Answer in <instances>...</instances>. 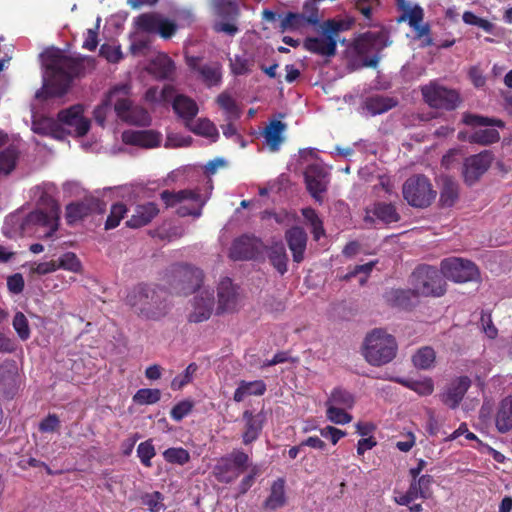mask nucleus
<instances>
[{"mask_svg":"<svg viewBox=\"0 0 512 512\" xmlns=\"http://www.w3.org/2000/svg\"><path fill=\"white\" fill-rule=\"evenodd\" d=\"M27 215L24 216L22 213H15L9 215L3 225V233L9 237L14 238L16 236L27 235Z\"/></svg>","mask_w":512,"mask_h":512,"instance_id":"obj_36","label":"nucleus"},{"mask_svg":"<svg viewBox=\"0 0 512 512\" xmlns=\"http://www.w3.org/2000/svg\"><path fill=\"white\" fill-rule=\"evenodd\" d=\"M262 247L259 239L251 236H241L236 239L230 249L233 260H249L255 258Z\"/></svg>","mask_w":512,"mask_h":512,"instance_id":"obj_24","label":"nucleus"},{"mask_svg":"<svg viewBox=\"0 0 512 512\" xmlns=\"http://www.w3.org/2000/svg\"><path fill=\"white\" fill-rule=\"evenodd\" d=\"M171 103L175 113L184 119L187 125L188 122L191 121L198 113V106L196 102L183 94H177L175 92V96Z\"/></svg>","mask_w":512,"mask_h":512,"instance_id":"obj_30","label":"nucleus"},{"mask_svg":"<svg viewBox=\"0 0 512 512\" xmlns=\"http://www.w3.org/2000/svg\"><path fill=\"white\" fill-rule=\"evenodd\" d=\"M463 22L467 25L477 26L487 33H493L494 24L487 19L478 17L471 11H465L462 16Z\"/></svg>","mask_w":512,"mask_h":512,"instance_id":"obj_61","label":"nucleus"},{"mask_svg":"<svg viewBox=\"0 0 512 512\" xmlns=\"http://www.w3.org/2000/svg\"><path fill=\"white\" fill-rule=\"evenodd\" d=\"M58 120L61 134L67 132L75 136H83L90 128V121L83 116V107L80 104L60 111Z\"/></svg>","mask_w":512,"mask_h":512,"instance_id":"obj_13","label":"nucleus"},{"mask_svg":"<svg viewBox=\"0 0 512 512\" xmlns=\"http://www.w3.org/2000/svg\"><path fill=\"white\" fill-rule=\"evenodd\" d=\"M179 274L183 281L187 283V287L182 289L184 294L195 291L196 288L200 287L203 280V272L197 268H184L179 271Z\"/></svg>","mask_w":512,"mask_h":512,"instance_id":"obj_49","label":"nucleus"},{"mask_svg":"<svg viewBox=\"0 0 512 512\" xmlns=\"http://www.w3.org/2000/svg\"><path fill=\"white\" fill-rule=\"evenodd\" d=\"M216 13L223 17H234L238 14V5L234 0H212Z\"/></svg>","mask_w":512,"mask_h":512,"instance_id":"obj_58","label":"nucleus"},{"mask_svg":"<svg viewBox=\"0 0 512 512\" xmlns=\"http://www.w3.org/2000/svg\"><path fill=\"white\" fill-rule=\"evenodd\" d=\"M354 23L353 18L345 17L342 19H330L323 23L322 30L337 39L338 33L349 30Z\"/></svg>","mask_w":512,"mask_h":512,"instance_id":"obj_50","label":"nucleus"},{"mask_svg":"<svg viewBox=\"0 0 512 512\" xmlns=\"http://www.w3.org/2000/svg\"><path fill=\"white\" fill-rule=\"evenodd\" d=\"M122 140L127 145L152 149L160 146L162 135L154 130H127L122 133Z\"/></svg>","mask_w":512,"mask_h":512,"instance_id":"obj_23","label":"nucleus"},{"mask_svg":"<svg viewBox=\"0 0 512 512\" xmlns=\"http://www.w3.org/2000/svg\"><path fill=\"white\" fill-rule=\"evenodd\" d=\"M163 458L171 464L185 465L190 461V453L182 447H172L163 452Z\"/></svg>","mask_w":512,"mask_h":512,"instance_id":"obj_53","label":"nucleus"},{"mask_svg":"<svg viewBox=\"0 0 512 512\" xmlns=\"http://www.w3.org/2000/svg\"><path fill=\"white\" fill-rule=\"evenodd\" d=\"M493 161L490 151H483L465 159L463 164V176L466 183L474 184L488 170Z\"/></svg>","mask_w":512,"mask_h":512,"instance_id":"obj_18","label":"nucleus"},{"mask_svg":"<svg viewBox=\"0 0 512 512\" xmlns=\"http://www.w3.org/2000/svg\"><path fill=\"white\" fill-rule=\"evenodd\" d=\"M393 380L420 396L431 395L434 391V382L430 377H422L420 379L395 378Z\"/></svg>","mask_w":512,"mask_h":512,"instance_id":"obj_41","label":"nucleus"},{"mask_svg":"<svg viewBox=\"0 0 512 512\" xmlns=\"http://www.w3.org/2000/svg\"><path fill=\"white\" fill-rule=\"evenodd\" d=\"M415 296L417 295L413 288L411 290L391 289L385 293V299L388 303L401 308H408Z\"/></svg>","mask_w":512,"mask_h":512,"instance_id":"obj_44","label":"nucleus"},{"mask_svg":"<svg viewBox=\"0 0 512 512\" xmlns=\"http://www.w3.org/2000/svg\"><path fill=\"white\" fill-rule=\"evenodd\" d=\"M396 105V100L384 96H373L368 98L365 102V108L373 116L385 113Z\"/></svg>","mask_w":512,"mask_h":512,"instance_id":"obj_43","label":"nucleus"},{"mask_svg":"<svg viewBox=\"0 0 512 512\" xmlns=\"http://www.w3.org/2000/svg\"><path fill=\"white\" fill-rule=\"evenodd\" d=\"M458 198V185L451 181L447 180L442 188L440 193V201L444 206H452Z\"/></svg>","mask_w":512,"mask_h":512,"instance_id":"obj_60","label":"nucleus"},{"mask_svg":"<svg viewBox=\"0 0 512 512\" xmlns=\"http://www.w3.org/2000/svg\"><path fill=\"white\" fill-rule=\"evenodd\" d=\"M158 212L159 210L157 206L152 202L138 205L126 224L131 228H139L145 226L158 214Z\"/></svg>","mask_w":512,"mask_h":512,"instance_id":"obj_33","label":"nucleus"},{"mask_svg":"<svg viewBox=\"0 0 512 512\" xmlns=\"http://www.w3.org/2000/svg\"><path fill=\"white\" fill-rule=\"evenodd\" d=\"M59 268L73 273H80L82 264L76 254L67 252L62 254L57 260V269Z\"/></svg>","mask_w":512,"mask_h":512,"instance_id":"obj_56","label":"nucleus"},{"mask_svg":"<svg viewBox=\"0 0 512 512\" xmlns=\"http://www.w3.org/2000/svg\"><path fill=\"white\" fill-rule=\"evenodd\" d=\"M103 204L95 197H85L82 201L71 203L66 207V220L73 224L94 212H102Z\"/></svg>","mask_w":512,"mask_h":512,"instance_id":"obj_21","label":"nucleus"},{"mask_svg":"<svg viewBox=\"0 0 512 512\" xmlns=\"http://www.w3.org/2000/svg\"><path fill=\"white\" fill-rule=\"evenodd\" d=\"M326 417L327 419L338 425H344L352 420V416L346 412L345 408L334 407L326 405Z\"/></svg>","mask_w":512,"mask_h":512,"instance_id":"obj_59","label":"nucleus"},{"mask_svg":"<svg viewBox=\"0 0 512 512\" xmlns=\"http://www.w3.org/2000/svg\"><path fill=\"white\" fill-rule=\"evenodd\" d=\"M240 305L241 294L239 287L230 278H222L217 285L216 313H232L238 310Z\"/></svg>","mask_w":512,"mask_h":512,"instance_id":"obj_15","label":"nucleus"},{"mask_svg":"<svg viewBox=\"0 0 512 512\" xmlns=\"http://www.w3.org/2000/svg\"><path fill=\"white\" fill-rule=\"evenodd\" d=\"M17 366L14 361L0 365V390L7 396L13 395L17 388Z\"/></svg>","mask_w":512,"mask_h":512,"instance_id":"obj_31","label":"nucleus"},{"mask_svg":"<svg viewBox=\"0 0 512 512\" xmlns=\"http://www.w3.org/2000/svg\"><path fill=\"white\" fill-rule=\"evenodd\" d=\"M137 27L146 33L160 34L163 38L171 37L176 31L173 21L157 13H145L135 20Z\"/></svg>","mask_w":512,"mask_h":512,"instance_id":"obj_16","label":"nucleus"},{"mask_svg":"<svg viewBox=\"0 0 512 512\" xmlns=\"http://www.w3.org/2000/svg\"><path fill=\"white\" fill-rule=\"evenodd\" d=\"M302 215L310 224L314 239L319 240L320 237L324 235V228L322 220L319 218L316 211L312 208H304L302 209Z\"/></svg>","mask_w":512,"mask_h":512,"instance_id":"obj_55","label":"nucleus"},{"mask_svg":"<svg viewBox=\"0 0 512 512\" xmlns=\"http://www.w3.org/2000/svg\"><path fill=\"white\" fill-rule=\"evenodd\" d=\"M436 353L432 347L425 346L417 350L412 361L416 368L422 370L431 369L434 366Z\"/></svg>","mask_w":512,"mask_h":512,"instance_id":"obj_46","label":"nucleus"},{"mask_svg":"<svg viewBox=\"0 0 512 512\" xmlns=\"http://www.w3.org/2000/svg\"><path fill=\"white\" fill-rule=\"evenodd\" d=\"M175 92V88L171 85H165L162 88L153 86L147 89L145 100L152 105H166L172 102Z\"/></svg>","mask_w":512,"mask_h":512,"instance_id":"obj_40","label":"nucleus"},{"mask_svg":"<svg viewBox=\"0 0 512 512\" xmlns=\"http://www.w3.org/2000/svg\"><path fill=\"white\" fill-rule=\"evenodd\" d=\"M19 151L10 146L0 152V176L9 175L16 167Z\"/></svg>","mask_w":512,"mask_h":512,"instance_id":"obj_45","label":"nucleus"},{"mask_svg":"<svg viewBox=\"0 0 512 512\" xmlns=\"http://www.w3.org/2000/svg\"><path fill=\"white\" fill-rule=\"evenodd\" d=\"M421 92L425 102L433 108L452 110L459 103V96L456 91L447 89L435 82L423 86Z\"/></svg>","mask_w":512,"mask_h":512,"instance_id":"obj_12","label":"nucleus"},{"mask_svg":"<svg viewBox=\"0 0 512 512\" xmlns=\"http://www.w3.org/2000/svg\"><path fill=\"white\" fill-rule=\"evenodd\" d=\"M214 305V293L208 289L199 290L193 298L189 321L200 323L208 320L213 312Z\"/></svg>","mask_w":512,"mask_h":512,"instance_id":"obj_19","label":"nucleus"},{"mask_svg":"<svg viewBox=\"0 0 512 512\" xmlns=\"http://www.w3.org/2000/svg\"><path fill=\"white\" fill-rule=\"evenodd\" d=\"M286 124L280 120L271 121L263 130L264 143L271 152H277L284 142Z\"/></svg>","mask_w":512,"mask_h":512,"instance_id":"obj_29","label":"nucleus"},{"mask_svg":"<svg viewBox=\"0 0 512 512\" xmlns=\"http://www.w3.org/2000/svg\"><path fill=\"white\" fill-rule=\"evenodd\" d=\"M305 182L312 197L321 201V194L326 191L329 182L323 166L319 163L310 164L305 171Z\"/></svg>","mask_w":512,"mask_h":512,"instance_id":"obj_20","label":"nucleus"},{"mask_svg":"<svg viewBox=\"0 0 512 512\" xmlns=\"http://www.w3.org/2000/svg\"><path fill=\"white\" fill-rule=\"evenodd\" d=\"M126 303L140 317L151 320L162 318L169 310L167 293L146 285H138L131 289L127 294Z\"/></svg>","mask_w":512,"mask_h":512,"instance_id":"obj_3","label":"nucleus"},{"mask_svg":"<svg viewBox=\"0 0 512 512\" xmlns=\"http://www.w3.org/2000/svg\"><path fill=\"white\" fill-rule=\"evenodd\" d=\"M254 66V56L246 51L241 54H235L229 59L231 73L236 76L250 74L253 71Z\"/></svg>","mask_w":512,"mask_h":512,"instance_id":"obj_38","label":"nucleus"},{"mask_svg":"<svg viewBox=\"0 0 512 512\" xmlns=\"http://www.w3.org/2000/svg\"><path fill=\"white\" fill-rule=\"evenodd\" d=\"M470 386L471 380L467 376L453 379L440 395L441 401L451 409L457 408Z\"/></svg>","mask_w":512,"mask_h":512,"instance_id":"obj_22","label":"nucleus"},{"mask_svg":"<svg viewBox=\"0 0 512 512\" xmlns=\"http://www.w3.org/2000/svg\"><path fill=\"white\" fill-rule=\"evenodd\" d=\"M155 454V448L150 440L141 442L137 447V455L145 467H151V459Z\"/></svg>","mask_w":512,"mask_h":512,"instance_id":"obj_63","label":"nucleus"},{"mask_svg":"<svg viewBox=\"0 0 512 512\" xmlns=\"http://www.w3.org/2000/svg\"><path fill=\"white\" fill-rule=\"evenodd\" d=\"M197 371V365L195 363H191L187 366L185 371L179 375H177L171 382V388L173 390H179L183 388L185 385L190 383L193 379L195 372Z\"/></svg>","mask_w":512,"mask_h":512,"instance_id":"obj_62","label":"nucleus"},{"mask_svg":"<svg viewBox=\"0 0 512 512\" xmlns=\"http://www.w3.org/2000/svg\"><path fill=\"white\" fill-rule=\"evenodd\" d=\"M266 391V384L262 380L241 381L234 392L235 402H242L249 396H261Z\"/></svg>","mask_w":512,"mask_h":512,"instance_id":"obj_39","label":"nucleus"},{"mask_svg":"<svg viewBox=\"0 0 512 512\" xmlns=\"http://www.w3.org/2000/svg\"><path fill=\"white\" fill-rule=\"evenodd\" d=\"M189 128L196 134L210 138L216 141L219 134L216 126L208 119H199L194 125L188 123Z\"/></svg>","mask_w":512,"mask_h":512,"instance_id":"obj_52","label":"nucleus"},{"mask_svg":"<svg viewBox=\"0 0 512 512\" xmlns=\"http://www.w3.org/2000/svg\"><path fill=\"white\" fill-rule=\"evenodd\" d=\"M267 255L271 264L280 274H284L287 271L288 257L285 246L282 242H275L269 246L267 249Z\"/></svg>","mask_w":512,"mask_h":512,"instance_id":"obj_42","label":"nucleus"},{"mask_svg":"<svg viewBox=\"0 0 512 512\" xmlns=\"http://www.w3.org/2000/svg\"><path fill=\"white\" fill-rule=\"evenodd\" d=\"M37 191L41 194L38 200L39 208L27 215V235L51 238L59 227L60 206L47 192L40 188H37Z\"/></svg>","mask_w":512,"mask_h":512,"instance_id":"obj_2","label":"nucleus"},{"mask_svg":"<svg viewBox=\"0 0 512 512\" xmlns=\"http://www.w3.org/2000/svg\"><path fill=\"white\" fill-rule=\"evenodd\" d=\"M384 35L381 33L367 32L356 38L354 41L353 49L357 55L364 57L368 54H373L372 57L365 59L363 65L366 67H376L379 62V57L376 52L383 49L386 44L384 42Z\"/></svg>","mask_w":512,"mask_h":512,"instance_id":"obj_14","label":"nucleus"},{"mask_svg":"<svg viewBox=\"0 0 512 512\" xmlns=\"http://www.w3.org/2000/svg\"><path fill=\"white\" fill-rule=\"evenodd\" d=\"M441 273L445 278L458 283L474 281L479 277V270L473 262L457 257L442 260Z\"/></svg>","mask_w":512,"mask_h":512,"instance_id":"obj_11","label":"nucleus"},{"mask_svg":"<svg viewBox=\"0 0 512 512\" xmlns=\"http://www.w3.org/2000/svg\"><path fill=\"white\" fill-rule=\"evenodd\" d=\"M249 461L247 453L240 449H234L217 460L212 473L220 483L229 484L248 468Z\"/></svg>","mask_w":512,"mask_h":512,"instance_id":"obj_7","label":"nucleus"},{"mask_svg":"<svg viewBox=\"0 0 512 512\" xmlns=\"http://www.w3.org/2000/svg\"><path fill=\"white\" fill-rule=\"evenodd\" d=\"M354 402V397L350 392L342 388H334L325 405L350 409L353 407Z\"/></svg>","mask_w":512,"mask_h":512,"instance_id":"obj_47","label":"nucleus"},{"mask_svg":"<svg viewBox=\"0 0 512 512\" xmlns=\"http://www.w3.org/2000/svg\"><path fill=\"white\" fill-rule=\"evenodd\" d=\"M161 398L159 389L142 388L133 396V401L140 405H150L157 403Z\"/></svg>","mask_w":512,"mask_h":512,"instance_id":"obj_57","label":"nucleus"},{"mask_svg":"<svg viewBox=\"0 0 512 512\" xmlns=\"http://www.w3.org/2000/svg\"><path fill=\"white\" fill-rule=\"evenodd\" d=\"M337 39L333 35L322 30L321 35L308 37L304 41V48L311 53L325 57L334 56L336 53Z\"/></svg>","mask_w":512,"mask_h":512,"instance_id":"obj_25","label":"nucleus"},{"mask_svg":"<svg viewBox=\"0 0 512 512\" xmlns=\"http://www.w3.org/2000/svg\"><path fill=\"white\" fill-rule=\"evenodd\" d=\"M495 425L500 433H506L512 429V396H508L500 402Z\"/></svg>","mask_w":512,"mask_h":512,"instance_id":"obj_37","label":"nucleus"},{"mask_svg":"<svg viewBox=\"0 0 512 512\" xmlns=\"http://www.w3.org/2000/svg\"><path fill=\"white\" fill-rule=\"evenodd\" d=\"M418 498H423V491L416 485V483L412 480L408 490L405 493H398L394 497V501L398 505L409 506L414 500Z\"/></svg>","mask_w":512,"mask_h":512,"instance_id":"obj_54","label":"nucleus"},{"mask_svg":"<svg viewBox=\"0 0 512 512\" xmlns=\"http://www.w3.org/2000/svg\"><path fill=\"white\" fill-rule=\"evenodd\" d=\"M397 352L396 338L382 328H375L367 333L362 344L364 359L375 367L392 362Z\"/></svg>","mask_w":512,"mask_h":512,"instance_id":"obj_4","label":"nucleus"},{"mask_svg":"<svg viewBox=\"0 0 512 512\" xmlns=\"http://www.w3.org/2000/svg\"><path fill=\"white\" fill-rule=\"evenodd\" d=\"M464 123L472 126H496L499 128L504 127V122L500 119L482 117L478 115H465ZM500 139L499 132L493 128H484L474 131L468 136V141L471 143L488 145L497 142Z\"/></svg>","mask_w":512,"mask_h":512,"instance_id":"obj_10","label":"nucleus"},{"mask_svg":"<svg viewBox=\"0 0 512 512\" xmlns=\"http://www.w3.org/2000/svg\"><path fill=\"white\" fill-rule=\"evenodd\" d=\"M318 22L317 12H312L309 15L289 12L281 19L280 28L282 32H302L308 26L316 25Z\"/></svg>","mask_w":512,"mask_h":512,"instance_id":"obj_26","label":"nucleus"},{"mask_svg":"<svg viewBox=\"0 0 512 512\" xmlns=\"http://www.w3.org/2000/svg\"><path fill=\"white\" fill-rule=\"evenodd\" d=\"M208 198V195H202L197 189H185L178 192L165 190L161 193L164 203L171 207L178 206L177 213L183 217H200Z\"/></svg>","mask_w":512,"mask_h":512,"instance_id":"obj_6","label":"nucleus"},{"mask_svg":"<svg viewBox=\"0 0 512 512\" xmlns=\"http://www.w3.org/2000/svg\"><path fill=\"white\" fill-rule=\"evenodd\" d=\"M147 69L157 79H169L175 70V66L166 54L158 53L151 60Z\"/></svg>","mask_w":512,"mask_h":512,"instance_id":"obj_32","label":"nucleus"},{"mask_svg":"<svg viewBox=\"0 0 512 512\" xmlns=\"http://www.w3.org/2000/svg\"><path fill=\"white\" fill-rule=\"evenodd\" d=\"M411 284L417 296L439 297L445 293L442 273L431 266L418 267L411 276Z\"/></svg>","mask_w":512,"mask_h":512,"instance_id":"obj_9","label":"nucleus"},{"mask_svg":"<svg viewBox=\"0 0 512 512\" xmlns=\"http://www.w3.org/2000/svg\"><path fill=\"white\" fill-rule=\"evenodd\" d=\"M127 212V208L124 204L117 203L111 207L110 214L106 220L105 228L113 229L117 227L120 221L123 219L124 215Z\"/></svg>","mask_w":512,"mask_h":512,"instance_id":"obj_64","label":"nucleus"},{"mask_svg":"<svg viewBox=\"0 0 512 512\" xmlns=\"http://www.w3.org/2000/svg\"><path fill=\"white\" fill-rule=\"evenodd\" d=\"M188 67L198 74L201 81L208 87L219 86L222 83V64L218 61L201 63L200 58L187 56Z\"/></svg>","mask_w":512,"mask_h":512,"instance_id":"obj_17","label":"nucleus"},{"mask_svg":"<svg viewBox=\"0 0 512 512\" xmlns=\"http://www.w3.org/2000/svg\"><path fill=\"white\" fill-rule=\"evenodd\" d=\"M41 57L45 68L43 87L36 92L35 97L45 99L64 95L77 73V62L58 49H48Z\"/></svg>","mask_w":512,"mask_h":512,"instance_id":"obj_1","label":"nucleus"},{"mask_svg":"<svg viewBox=\"0 0 512 512\" xmlns=\"http://www.w3.org/2000/svg\"><path fill=\"white\" fill-rule=\"evenodd\" d=\"M373 214L384 223L397 222L400 217L392 204L377 203L373 208Z\"/></svg>","mask_w":512,"mask_h":512,"instance_id":"obj_51","label":"nucleus"},{"mask_svg":"<svg viewBox=\"0 0 512 512\" xmlns=\"http://www.w3.org/2000/svg\"><path fill=\"white\" fill-rule=\"evenodd\" d=\"M129 86H116L109 92V101L115 102V112L122 120L139 126H148L151 123L149 113L142 107L132 106L129 95Z\"/></svg>","mask_w":512,"mask_h":512,"instance_id":"obj_5","label":"nucleus"},{"mask_svg":"<svg viewBox=\"0 0 512 512\" xmlns=\"http://www.w3.org/2000/svg\"><path fill=\"white\" fill-rule=\"evenodd\" d=\"M285 480L278 478L270 488L269 496L264 501V508L267 510H277L286 504Z\"/></svg>","mask_w":512,"mask_h":512,"instance_id":"obj_34","label":"nucleus"},{"mask_svg":"<svg viewBox=\"0 0 512 512\" xmlns=\"http://www.w3.org/2000/svg\"><path fill=\"white\" fill-rule=\"evenodd\" d=\"M216 101L220 108L224 111L228 121H232L240 117L241 111L230 94L223 92L218 95Z\"/></svg>","mask_w":512,"mask_h":512,"instance_id":"obj_48","label":"nucleus"},{"mask_svg":"<svg viewBox=\"0 0 512 512\" xmlns=\"http://www.w3.org/2000/svg\"><path fill=\"white\" fill-rule=\"evenodd\" d=\"M244 431L242 440L245 445H248L258 439L263 429L265 416L263 413L253 414L250 410L243 412Z\"/></svg>","mask_w":512,"mask_h":512,"instance_id":"obj_27","label":"nucleus"},{"mask_svg":"<svg viewBox=\"0 0 512 512\" xmlns=\"http://www.w3.org/2000/svg\"><path fill=\"white\" fill-rule=\"evenodd\" d=\"M286 240L292 252L294 262L300 263L304 259L307 245V234L301 227H292L286 232Z\"/></svg>","mask_w":512,"mask_h":512,"instance_id":"obj_28","label":"nucleus"},{"mask_svg":"<svg viewBox=\"0 0 512 512\" xmlns=\"http://www.w3.org/2000/svg\"><path fill=\"white\" fill-rule=\"evenodd\" d=\"M32 130L34 133L42 136H51L60 139L61 131L59 120L50 117H33Z\"/></svg>","mask_w":512,"mask_h":512,"instance_id":"obj_35","label":"nucleus"},{"mask_svg":"<svg viewBox=\"0 0 512 512\" xmlns=\"http://www.w3.org/2000/svg\"><path fill=\"white\" fill-rule=\"evenodd\" d=\"M402 194L410 206L426 208L434 201L437 192L426 176L413 175L404 182Z\"/></svg>","mask_w":512,"mask_h":512,"instance_id":"obj_8","label":"nucleus"}]
</instances>
